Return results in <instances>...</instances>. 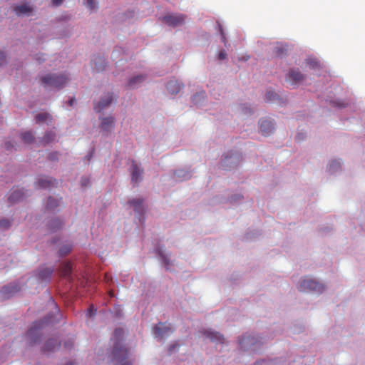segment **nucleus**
Returning a JSON list of instances; mask_svg holds the SVG:
<instances>
[{
    "instance_id": "f257e3e1",
    "label": "nucleus",
    "mask_w": 365,
    "mask_h": 365,
    "mask_svg": "<svg viewBox=\"0 0 365 365\" xmlns=\"http://www.w3.org/2000/svg\"><path fill=\"white\" fill-rule=\"evenodd\" d=\"M45 87L62 88L68 81V78L65 74H47L41 78Z\"/></svg>"
},
{
    "instance_id": "f03ea898",
    "label": "nucleus",
    "mask_w": 365,
    "mask_h": 365,
    "mask_svg": "<svg viewBox=\"0 0 365 365\" xmlns=\"http://www.w3.org/2000/svg\"><path fill=\"white\" fill-rule=\"evenodd\" d=\"M128 356V351L117 342L111 352V360L114 362L120 364V365H131V363L126 361Z\"/></svg>"
},
{
    "instance_id": "7ed1b4c3",
    "label": "nucleus",
    "mask_w": 365,
    "mask_h": 365,
    "mask_svg": "<svg viewBox=\"0 0 365 365\" xmlns=\"http://www.w3.org/2000/svg\"><path fill=\"white\" fill-rule=\"evenodd\" d=\"M299 289L302 292L314 291L321 293L324 290V287L314 279H302L300 281Z\"/></svg>"
},
{
    "instance_id": "20e7f679",
    "label": "nucleus",
    "mask_w": 365,
    "mask_h": 365,
    "mask_svg": "<svg viewBox=\"0 0 365 365\" xmlns=\"http://www.w3.org/2000/svg\"><path fill=\"white\" fill-rule=\"evenodd\" d=\"M50 321L48 319L41 320L38 322H35L31 327L29 329L27 332V336L31 339V344H35L38 341V331L43 325L46 323H48Z\"/></svg>"
},
{
    "instance_id": "39448f33",
    "label": "nucleus",
    "mask_w": 365,
    "mask_h": 365,
    "mask_svg": "<svg viewBox=\"0 0 365 365\" xmlns=\"http://www.w3.org/2000/svg\"><path fill=\"white\" fill-rule=\"evenodd\" d=\"M173 331V329L170 325H166L163 323H160L154 327L155 336L159 339H162L165 336H168Z\"/></svg>"
},
{
    "instance_id": "423d86ee",
    "label": "nucleus",
    "mask_w": 365,
    "mask_h": 365,
    "mask_svg": "<svg viewBox=\"0 0 365 365\" xmlns=\"http://www.w3.org/2000/svg\"><path fill=\"white\" fill-rule=\"evenodd\" d=\"M185 19V16L183 14H173L165 16L163 21L169 26H177L182 24Z\"/></svg>"
},
{
    "instance_id": "0eeeda50",
    "label": "nucleus",
    "mask_w": 365,
    "mask_h": 365,
    "mask_svg": "<svg viewBox=\"0 0 365 365\" xmlns=\"http://www.w3.org/2000/svg\"><path fill=\"white\" fill-rule=\"evenodd\" d=\"M304 78V76L298 69L291 70L287 77V81L290 82L292 85L302 82Z\"/></svg>"
},
{
    "instance_id": "6e6552de",
    "label": "nucleus",
    "mask_w": 365,
    "mask_h": 365,
    "mask_svg": "<svg viewBox=\"0 0 365 365\" xmlns=\"http://www.w3.org/2000/svg\"><path fill=\"white\" fill-rule=\"evenodd\" d=\"M113 101V95L111 93H107L105 96H103L98 103H96L94 106V109L97 112H101L105 108L108 107Z\"/></svg>"
},
{
    "instance_id": "1a4fd4ad",
    "label": "nucleus",
    "mask_w": 365,
    "mask_h": 365,
    "mask_svg": "<svg viewBox=\"0 0 365 365\" xmlns=\"http://www.w3.org/2000/svg\"><path fill=\"white\" fill-rule=\"evenodd\" d=\"M142 173L143 170L139 168V166L133 161L131 165V181L135 184H138L142 180Z\"/></svg>"
},
{
    "instance_id": "9d476101",
    "label": "nucleus",
    "mask_w": 365,
    "mask_h": 365,
    "mask_svg": "<svg viewBox=\"0 0 365 365\" xmlns=\"http://www.w3.org/2000/svg\"><path fill=\"white\" fill-rule=\"evenodd\" d=\"M260 132L262 135H269L274 130V125L272 121L268 120H262L260 121Z\"/></svg>"
},
{
    "instance_id": "9b49d317",
    "label": "nucleus",
    "mask_w": 365,
    "mask_h": 365,
    "mask_svg": "<svg viewBox=\"0 0 365 365\" xmlns=\"http://www.w3.org/2000/svg\"><path fill=\"white\" fill-rule=\"evenodd\" d=\"M14 11L18 16L28 15L32 11V8L28 4H23L15 6Z\"/></svg>"
},
{
    "instance_id": "f8f14e48",
    "label": "nucleus",
    "mask_w": 365,
    "mask_h": 365,
    "mask_svg": "<svg viewBox=\"0 0 365 365\" xmlns=\"http://www.w3.org/2000/svg\"><path fill=\"white\" fill-rule=\"evenodd\" d=\"M20 290V287L18 284L9 285L4 287L0 292V294L3 297H9L12 294L18 292Z\"/></svg>"
},
{
    "instance_id": "ddd939ff",
    "label": "nucleus",
    "mask_w": 365,
    "mask_h": 365,
    "mask_svg": "<svg viewBox=\"0 0 365 365\" xmlns=\"http://www.w3.org/2000/svg\"><path fill=\"white\" fill-rule=\"evenodd\" d=\"M114 125V118L111 116L106 117L102 119L101 128L103 130L108 132Z\"/></svg>"
},
{
    "instance_id": "4468645a",
    "label": "nucleus",
    "mask_w": 365,
    "mask_h": 365,
    "mask_svg": "<svg viewBox=\"0 0 365 365\" xmlns=\"http://www.w3.org/2000/svg\"><path fill=\"white\" fill-rule=\"evenodd\" d=\"M71 271L72 267L69 262H65L61 264L59 272L61 277L70 279Z\"/></svg>"
},
{
    "instance_id": "2eb2a0df",
    "label": "nucleus",
    "mask_w": 365,
    "mask_h": 365,
    "mask_svg": "<svg viewBox=\"0 0 365 365\" xmlns=\"http://www.w3.org/2000/svg\"><path fill=\"white\" fill-rule=\"evenodd\" d=\"M167 90L171 94H177L181 89L180 84L174 80L170 81L167 84Z\"/></svg>"
},
{
    "instance_id": "dca6fc26",
    "label": "nucleus",
    "mask_w": 365,
    "mask_h": 365,
    "mask_svg": "<svg viewBox=\"0 0 365 365\" xmlns=\"http://www.w3.org/2000/svg\"><path fill=\"white\" fill-rule=\"evenodd\" d=\"M24 197V192L21 190H16L10 194L9 201L11 203H14L23 200Z\"/></svg>"
},
{
    "instance_id": "f3484780",
    "label": "nucleus",
    "mask_w": 365,
    "mask_h": 365,
    "mask_svg": "<svg viewBox=\"0 0 365 365\" xmlns=\"http://www.w3.org/2000/svg\"><path fill=\"white\" fill-rule=\"evenodd\" d=\"M56 180H53L51 178H40L38 181V185L41 188H48L51 186H53L56 184Z\"/></svg>"
},
{
    "instance_id": "a211bd4d",
    "label": "nucleus",
    "mask_w": 365,
    "mask_h": 365,
    "mask_svg": "<svg viewBox=\"0 0 365 365\" xmlns=\"http://www.w3.org/2000/svg\"><path fill=\"white\" fill-rule=\"evenodd\" d=\"M145 79V77L143 75H138L130 79L128 86L130 88H135L138 84L141 83L144 81Z\"/></svg>"
},
{
    "instance_id": "6ab92c4d",
    "label": "nucleus",
    "mask_w": 365,
    "mask_h": 365,
    "mask_svg": "<svg viewBox=\"0 0 365 365\" xmlns=\"http://www.w3.org/2000/svg\"><path fill=\"white\" fill-rule=\"evenodd\" d=\"M206 336L210 339L212 341L223 343L225 341L223 336L218 332L207 331Z\"/></svg>"
},
{
    "instance_id": "aec40b11",
    "label": "nucleus",
    "mask_w": 365,
    "mask_h": 365,
    "mask_svg": "<svg viewBox=\"0 0 365 365\" xmlns=\"http://www.w3.org/2000/svg\"><path fill=\"white\" fill-rule=\"evenodd\" d=\"M59 346L60 344L56 339H51L46 342L43 350L44 351H53L56 347H59Z\"/></svg>"
},
{
    "instance_id": "412c9836",
    "label": "nucleus",
    "mask_w": 365,
    "mask_h": 365,
    "mask_svg": "<svg viewBox=\"0 0 365 365\" xmlns=\"http://www.w3.org/2000/svg\"><path fill=\"white\" fill-rule=\"evenodd\" d=\"M53 269L51 267L44 268L39 271L38 277L42 280L49 279L53 274Z\"/></svg>"
},
{
    "instance_id": "4be33fe9",
    "label": "nucleus",
    "mask_w": 365,
    "mask_h": 365,
    "mask_svg": "<svg viewBox=\"0 0 365 365\" xmlns=\"http://www.w3.org/2000/svg\"><path fill=\"white\" fill-rule=\"evenodd\" d=\"M143 199L137 198L130 200L128 203L133 207L135 211L140 212L143 210Z\"/></svg>"
},
{
    "instance_id": "5701e85b",
    "label": "nucleus",
    "mask_w": 365,
    "mask_h": 365,
    "mask_svg": "<svg viewBox=\"0 0 365 365\" xmlns=\"http://www.w3.org/2000/svg\"><path fill=\"white\" fill-rule=\"evenodd\" d=\"M56 139V133L52 132V131H50V132H48L46 133L44 136L43 137L42 140H41V143L46 145H48L50 143H52Z\"/></svg>"
},
{
    "instance_id": "b1692460",
    "label": "nucleus",
    "mask_w": 365,
    "mask_h": 365,
    "mask_svg": "<svg viewBox=\"0 0 365 365\" xmlns=\"http://www.w3.org/2000/svg\"><path fill=\"white\" fill-rule=\"evenodd\" d=\"M51 120V115L46 112L39 113L36 115V120L37 123L47 122Z\"/></svg>"
},
{
    "instance_id": "393cba45",
    "label": "nucleus",
    "mask_w": 365,
    "mask_h": 365,
    "mask_svg": "<svg viewBox=\"0 0 365 365\" xmlns=\"http://www.w3.org/2000/svg\"><path fill=\"white\" fill-rule=\"evenodd\" d=\"M21 139L25 143L30 144L34 140V136L31 131H28L21 134Z\"/></svg>"
},
{
    "instance_id": "a878e982",
    "label": "nucleus",
    "mask_w": 365,
    "mask_h": 365,
    "mask_svg": "<svg viewBox=\"0 0 365 365\" xmlns=\"http://www.w3.org/2000/svg\"><path fill=\"white\" fill-rule=\"evenodd\" d=\"M59 203L56 199L49 197L47 200V208L48 210H53L58 206Z\"/></svg>"
},
{
    "instance_id": "bb28decb",
    "label": "nucleus",
    "mask_w": 365,
    "mask_h": 365,
    "mask_svg": "<svg viewBox=\"0 0 365 365\" xmlns=\"http://www.w3.org/2000/svg\"><path fill=\"white\" fill-rule=\"evenodd\" d=\"M63 223L59 219H53L50 222L49 227L52 230H57L61 227Z\"/></svg>"
},
{
    "instance_id": "cd10ccee",
    "label": "nucleus",
    "mask_w": 365,
    "mask_h": 365,
    "mask_svg": "<svg viewBox=\"0 0 365 365\" xmlns=\"http://www.w3.org/2000/svg\"><path fill=\"white\" fill-rule=\"evenodd\" d=\"M253 337L247 336L246 337H243L242 339L240 340V344L242 348H245V344L246 345H248L249 344L254 345L255 343L253 342Z\"/></svg>"
},
{
    "instance_id": "c85d7f7f",
    "label": "nucleus",
    "mask_w": 365,
    "mask_h": 365,
    "mask_svg": "<svg viewBox=\"0 0 365 365\" xmlns=\"http://www.w3.org/2000/svg\"><path fill=\"white\" fill-rule=\"evenodd\" d=\"M72 246L71 245H66L61 247L59 250V255L61 256H66L71 252Z\"/></svg>"
},
{
    "instance_id": "c756f323",
    "label": "nucleus",
    "mask_w": 365,
    "mask_h": 365,
    "mask_svg": "<svg viewBox=\"0 0 365 365\" xmlns=\"http://www.w3.org/2000/svg\"><path fill=\"white\" fill-rule=\"evenodd\" d=\"M11 226V222L8 219H2L0 220V228L6 230Z\"/></svg>"
},
{
    "instance_id": "7c9ffc66",
    "label": "nucleus",
    "mask_w": 365,
    "mask_h": 365,
    "mask_svg": "<svg viewBox=\"0 0 365 365\" xmlns=\"http://www.w3.org/2000/svg\"><path fill=\"white\" fill-rule=\"evenodd\" d=\"M287 51V48L282 46L275 47V53L277 56H281Z\"/></svg>"
},
{
    "instance_id": "2f4dec72",
    "label": "nucleus",
    "mask_w": 365,
    "mask_h": 365,
    "mask_svg": "<svg viewBox=\"0 0 365 365\" xmlns=\"http://www.w3.org/2000/svg\"><path fill=\"white\" fill-rule=\"evenodd\" d=\"M307 64L310 68H314L319 66L318 62L314 59H307Z\"/></svg>"
},
{
    "instance_id": "473e14b6",
    "label": "nucleus",
    "mask_w": 365,
    "mask_h": 365,
    "mask_svg": "<svg viewBox=\"0 0 365 365\" xmlns=\"http://www.w3.org/2000/svg\"><path fill=\"white\" fill-rule=\"evenodd\" d=\"M276 93H274V92L272 91H268L267 93H266V100L267 101H271L272 100L274 99V98L276 97Z\"/></svg>"
},
{
    "instance_id": "72a5a7b5",
    "label": "nucleus",
    "mask_w": 365,
    "mask_h": 365,
    "mask_svg": "<svg viewBox=\"0 0 365 365\" xmlns=\"http://www.w3.org/2000/svg\"><path fill=\"white\" fill-rule=\"evenodd\" d=\"M87 6L91 9L93 10L96 9V2L95 0H87Z\"/></svg>"
},
{
    "instance_id": "f704fd0d",
    "label": "nucleus",
    "mask_w": 365,
    "mask_h": 365,
    "mask_svg": "<svg viewBox=\"0 0 365 365\" xmlns=\"http://www.w3.org/2000/svg\"><path fill=\"white\" fill-rule=\"evenodd\" d=\"M59 153L58 152H53L48 155V159L50 160H56L58 159Z\"/></svg>"
},
{
    "instance_id": "c9c22d12",
    "label": "nucleus",
    "mask_w": 365,
    "mask_h": 365,
    "mask_svg": "<svg viewBox=\"0 0 365 365\" xmlns=\"http://www.w3.org/2000/svg\"><path fill=\"white\" fill-rule=\"evenodd\" d=\"M6 63V57L5 54L0 52V66L4 65Z\"/></svg>"
},
{
    "instance_id": "e433bc0d",
    "label": "nucleus",
    "mask_w": 365,
    "mask_h": 365,
    "mask_svg": "<svg viewBox=\"0 0 365 365\" xmlns=\"http://www.w3.org/2000/svg\"><path fill=\"white\" fill-rule=\"evenodd\" d=\"M96 310L91 306L86 312V315L88 317H93L95 315Z\"/></svg>"
},
{
    "instance_id": "4c0bfd02",
    "label": "nucleus",
    "mask_w": 365,
    "mask_h": 365,
    "mask_svg": "<svg viewBox=\"0 0 365 365\" xmlns=\"http://www.w3.org/2000/svg\"><path fill=\"white\" fill-rule=\"evenodd\" d=\"M98 62H99V63H100L101 65L102 64V68H101V67H100V68L97 67V63L96 62V63H95V64H96V70H97V71H100V70H103V69H104V68H105V65H104V64H105V63H104V60H103V59H102L101 58H99L98 59Z\"/></svg>"
},
{
    "instance_id": "58836bf2",
    "label": "nucleus",
    "mask_w": 365,
    "mask_h": 365,
    "mask_svg": "<svg viewBox=\"0 0 365 365\" xmlns=\"http://www.w3.org/2000/svg\"><path fill=\"white\" fill-rule=\"evenodd\" d=\"M123 335V330L121 328L115 329V336L117 338H119Z\"/></svg>"
},
{
    "instance_id": "ea45409f",
    "label": "nucleus",
    "mask_w": 365,
    "mask_h": 365,
    "mask_svg": "<svg viewBox=\"0 0 365 365\" xmlns=\"http://www.w3.org/2000/svg\"><path fill=\"white\" fill-rule=\"evenodd\" d=\"M227 54L225 51H221L218 53V59L219 60H224L226 58Z\"/></svg>"
},
{
    "instance_id": "a19ab883",
    "label": "nucleus",
    "mask_w": 365,
    "mask_h": 365,
    "mask_svg": "<svg viewBox=\"0 0 365 365\" xmlns=\"http://www.w3.org/2000/svg\"><path fill=\"white\" fill-rule=\"evenodd\" d=\"M63 0H53L52 3L54 6H59L63 3Z\"/></svg>"
},
{
    "instance_id": "79ce46f5",
    "label": "nucleus",
    "mask_w": 365,
    "mask_h": 365,
    "mask_svg": "<svg viewBox=\"0 0 365 365\" xmlns=\"http://www.w3.org/2000/svg\"><path fill=\"white\" fill-rule=\"evenodd\" d=\"M219 27H220V34H221V36H222V40L225 42V34L223 32V30H222V28L220 25H219Z\"/></svg>"
},
{
    "instance_id": "37998d69",
    "label": "nucleus",
    "mask_w": 365,
    "mask_h": 365,
    "mask_svg": "<svg viewBox=\"0 0 365 365\" xmlns=\"http://www.w3.org/2000/svg\"><path fill=\"white\" fill-rule=\"evenodd\" d=\"M75 101H76V99L74 98H72L69 99V101H68V103L70 106H72L74 104Z\"/></svg>"
},
{
    "instance_id": "c03bdc74",
    "label": "nucleus",
    "mask_w": 365,
    "mask_h": 365,
    "mask_svg": "<svg viewBox=\"0 0 365 365\" xmlns=\"http://www.w3.org/2000/svg\"><path fill=\"white\" fill-rule=\"evenodd\" d=\"M5 146L7 150H10L13 147V145L10 142H7L5 143Z\"/></svg>"
},
{
    "instance_id": "a18cd8bd",
    "label": "nucleus",
    "mask_w": 365,
    "mask_h": 365,
    "mask_svg": "<svg viewBox=\"0 0 365 365\" xmlns=\"http://www.w3.org/2000/svg\"><path fill=\"white\" fill-rule=\"evenodd\" d=\"M88 182H89L88 179H86V180H83L81 183H82V185H83V186H86V185H87V184H88Z\"/></svg>"
},
{
    "instance_id": "49530a36",
    "label": "nucleus",
    "mask_w": 365,
    "mask_h": 365,
    "mask_svg": "<svg viewBox=\"0 0 365 365\" xmlns=\"http://www.w3.org/2000/svg\"><path fill=\"white\" fill-rule=\"evenodd\" d=\"M163 260H164V262H165L167 265H168V264H169V262H168V260L166 259V257H163Z\"/></svg>"
},
{
    "instance_id": "de8ad7c7",
    "label": "nucleus",
    "mask_w": 365,
    "mask_h": 365,
    "mask_svg": "<svg viewBox=\"0 0 365 365\" xmlns=\"http://www.w3.org/2000/svg\"><path fill=\"white\" fill-rule=\"evenodd\" d=\"M66 365H73L71 362L66 364Z\"/></svg>"
}]
</instances>
